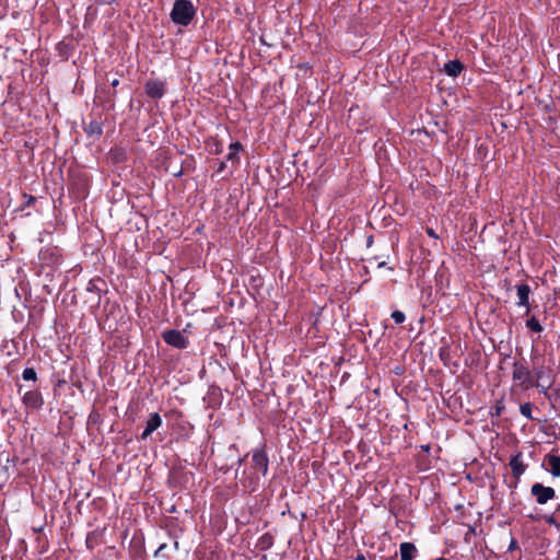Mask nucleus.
I'll return each instance as SVG.
<instances>
[{
	"label": "nucleus",
	"mask_w": 560,
	"mask_h": 560,
	"mask_svg": "<svg viewBox=\"0 0 560 560\" xmlns=\"http://www.w3.org/2000/svg\"><path fill=\"white\" fill-rule=\"evenodd\" d=\"M195 15V8L188 0H176L174 2L171 19L175 24L186 26Z\"/></svg>",
	"instance_id": "1"
},
{
	"label": "nucleus",
	"mask_w": 560,
	"mask_h": 560,
	"mask_svg": "<svg viewBox=\"0 0 560 560\" xmlns=\"http://www.w3.org/2000/svg\"><path fill=\"white\" fill-rule=\"evenodd\" d=\"M512 378H513L515 386H518L522 389H527V388H529V386H533L532 373L522 363L515 362L513 364Z\"/></svg>",
	"instance_id": "2"
},
{
	"label": "nucleus",
	"mask_w": 560,
	"mask_h": 560,
	"mask_svg": "<svg viewBox=\"0 0 560 560\" xmlns=\"http://www.w3.org/2000/svg\"><path fill=\"white\" fill-rule=\"evenodd\" d=\"M530 493L536 498L537 503L546 504L556 495L553 488L545 487L541 483H534L530 488Z\"/></svg>",
	"instance_id": "3"
},
{
	"label": "nucleus",
	"mask_w": 560,
	"mask_h": 560,
	"mask_svg": "<svg viewBox=\"0 0 560 560\" xmlns=\"http://www.w3.org/2000/svg\"><path fill=\"white\" fill-rule=\"evenodd\" d=\"M536 382L533 383V386L539 388L542 393H546L553 384V380L544 366L537 368L535 370Z\"/></svg>",
	"instance_id": "4"
},
{
	"label": "nucleus",
	"mask_w": 560,
	"mask_h": 560,
	"mask_svg": "<svg viewBox=\"0 0 560 560\" xmlns=\"http://www.w3.org/2000/svg\"><path fill=\"white\" fill-rule=\"evenodd\" d=\"M164 341L178 349H184L187 347V340L183 332L178 330H168L163 334Z\"/></svg>",
	"instance_id": "5"
},
{
	"label": "nucleus",
	"mask_w": 560,
	"mask_h": 560,
	"mask_svg": "<svg viewBox=\"0 0 560 560\" xmlns=\"http://www.w3.org/2000/svg\"><path fill=\"white\" fill-rule=\"evenodd\" d=\"M254 468L266 476L268 471V457L262 450H256L252 456Z\"/></svg>",
	"instance_id": "6"
},
{
	"label": "nucleus",
	"mask_w": 560,
	"mask_h": 560,
	"mask_svg": "<svg viewBox=\"0 0 560 560\" xmlns=\"http://www.w3.org/2000/svg\"><path fill=\"white\" fill-rule=\"evenodd\" d=\"M162 424V418L159 413L154 412L150 415V418L147 421L145 429L141 434V439H148L160 425Z\"/></svg>",
	"instance_id": "7"
},
{
	"label": "nucleus",
	"mask_w": 560,
	"mask_h": 560,
	"mask_svg": "<svg viewBox=\"0 0 560 560\" xmlns=\"http://www.w3.org/2000/svg\"><path fill=\"white\" fill-rule=\"evenodd\" d=\"M145 92L149 96L153 98H161L165 92L164 83L156 80L149 81L145 84Z\"/></svg>",
	"instance_id": "8"
},
{
	"label": "nucleus",
	"mask_w": 560,
	"mask_h": 560,
	"mask_svg": "<svg viewBox=\"0 0 560 560\" xmlns=\"http://www.w3.org/2000/svg\"><path fill=\"white\" fill-rule=\"evenodd\" d=\"M516 292H517V298H518L517 305L526 306L527 307V313H528L529 312L528 299H529V293H530L529 285L525 284V283L518 284L516 287Z\"/></svg>",
	"instance_id": "9"
},
{
	"label": "nucleus",
	"mask_w": 560,
	"mask_h": 560,
	"mask_svg": "<svg viewBox=\"0 0 560 560\" xmlns=\"http://www.w3.org/2000/svg\"><path fill=\"white\" fill-rule=\"evenodd\" d=\"M399 551L401 560H413L417 555V548L412 542H401Z\"/></svg>",
	"instance_id": "10"
},
{
	"label": "nucleus",
	"mask_w": 560,
	"mask_h": 560,
	"mask_svg": "<svg viewBox=\"0 0 560 560\" xmlns=\"http://www.w3.org/2000/svg\"><path fill=\"white\" fill-rule=\"evenodd\" d=\"M548 470L553 477H560V456L548 455L546 457Z\"/></svg>",
	"instance_id": "11"
},
{
	"label": "nucleus",
	"mask_w": 560,
	"mask_h": 560,
	"mask_svg": "<svg viewBox=\"0 0 560 560\" xmlns=\"http://www.w3.org/2000/svg\"><path fill=\"white\" fill-rule=\"evenodd\" d=\"M464 67L459 60H451L444 65V71L447 75L456 78Z\"/></svg>",
	"instance_id": "12"
},
{
	"label": "nucleus",
	"mask_w": 560,
	"mask_h": 560,
	"mask_svg": "<svg viewBox=\"0 0 560 560\" xmlns=\"http://www.w3.org/2000/svg\"><path fill=\"white\" fill-rule=\"evenodd\" d=\"M510 466L515 476H521L525 471V465L523 464L520 454L511 458Z\"/></svg>",
	"instance_id": "13"
},
{
	"label": "nucleus",
	"mask_w": 560,
	"mask_h": 560,
	"mask_svg": "<svg viewBox=\"0 0 560 560\" xmlns=\"http://www.w3.org/2000/svg\"><path fill=\"white\" fill-rule=\"evenodd\" d=\"M230 152L226 155L228 161H231L232 163H238L240 161V151L242 150V145L238 142H234L230 144L229 148Z\"/></svg>",
	"instance_id": "14"
},
{
	"label": "nucleus",
	"mask_w": 560,
	"mask_h": 560,
	"mask_svg": "<svg viewBox=\"0 0 560 560\" xmlns=\"http://www.w3.org/2000/svg\"><path fill=\"white\" fill-rule=\"evenodd\" d=\"M526 326L536 332H540L542 330V326L535 317L529 318L526 323Z\"/></svg>",
	"instance_id": "15"
},
{
	"label": "nucleus",
	"mask_w": 560,
	"mask_h": 560,
	"mask_svg": "<svg viewBox=\"0 0 560 560\" xmlns=\"http://www.w3.org/2000/svg\"><path fill=\"white\" fill-rule=\"evenodd\" d=\"M520 411L521 413L527 418V419H533V415H532V405L529 402H525L523 405H521L520 407Z\"/></svg>",
	"instance_id": "16"
},
{
	"label": "nucleus",
	"mask_w": 560,
	"mask_h": 560,
	"mask_svg": "<svg viewBox=\"0 0 560 560\" xmlns=\"http://www.w3.org/2000/svg\"><path fill=\"white\" fill-rule=\"evenodd\" d=\"M23 380L25 381H35L36 380V372L34 369L27 368L23 371Z\"/></svg>",
	"instance_id": "17"
},
{
	"label": "nucleus",
	"mask_w": 560,
	"mask_h": 560,
	"mask_svg": "<svg viewBox=\"0 0 560 560\" xmlns=\"http://www.w3.org/2000/svg\"><path fill=\"white\" fill-rule=\"evenodd\" d=\"M392 318L395 320L396 324H401L405 322L406 316L401 311H394L392 313Z\"/></svg>",
	"instance_id": "18"
},
{
	"label": "nucleus",
	"mask_w": 560,
	"mask_h": 560,
	"mask_svg": "<svg viewBox=\"0 0 560 560\" xmlns=\"http://www.w3.org/2000/svg\"><path fill=\"white\" fill-rule=\"evenodd\" d=\"M88 132L91 133V135H100L102 132V128L98 124H95V122H91L89 128H88Z\"/></svg>",
	"instance_id": "19"
},
{
	"label": "nucleus",
	"mask_w": 560,
	"mask_h": 560,
	"mask_svg": "<svg viewBox=\"0 0 560 560\" xmlns=\"http://www.w3.org/2000/svg\"><path fill=\"white\" fill-rule=\"evenodd\" d=\"M25 400H26L27 402H31V401H32V405H33V406H37V405H38V404H37V396H36V395H34V394H32V393H30V394H26V395H25Z\"/></svg>",
	"instance_id": "20"
},
{
	"label": "nucleus",
	"mask_w": 560,
	"mask_h": 560,
	"mask_svg": "<svg viewBox=\"0 0 560 560\" xmlns=\"http://www.w3.org/2000/svg\"><path fill=\"white\" fill-rule=\"evenodd\" d=\"M425 231H427V234H428L430 237H433V238H438V237H439V236H438V234L434 232V230H433V229H431V228H427V230H425Z\"/></svg>",
	"instance_id": "21"
},
{
	"label": "nucleus",
	"mask_w": 560,
	"mask_h": 560,
	"mask_svg": "<svg viewBox=\"0 0 560 560\" xmlns=\"http://www.w3.org/2000/svg\"><path fill=\"white\" fill-rule=\"evenodd\" d=\"M354 560H365L363 555H358Z\"/></svg>",
	"instance_id": "22"
},
{
	"label": "nucleus",
	"mask_w": 560,
	"mask_h": 560,
	"mask_svg": "<svg viewBox=\"0 0 560 560\" xmlns=\"http://www.w3.org/2000/svg\"><path fill=\"white\" fill-rule=\"evenodd\" d=\"M117 84H118V80H114V81L112 82V85H113V86H116Z\"/></svg>",
	"instance_id": "23"
}]
</instances>
